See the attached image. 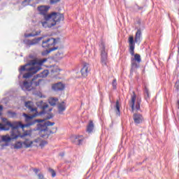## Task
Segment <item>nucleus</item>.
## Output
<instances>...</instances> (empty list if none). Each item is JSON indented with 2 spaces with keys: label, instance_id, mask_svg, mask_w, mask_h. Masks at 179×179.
I'll list each match as a JSON object with an SVG mask.
<instances>
[{
  "label": "nucleus",
  "instance_id": "f257e3e1",
  "mask_svg": "<svg viewBox=\"0 0 179 179\" xmlns=\"http://www.w3.org/2000/svg\"><path fill=\"white\" fill-rule=\"evenodd\" d=\"M44 62H47V58H44L40 60L34 59L29 61L26 64L21 66L19 71L20 73L22 74V72H24V71H28L27 73H24L22 76L24 79H29V78H31L33 75L37 73L40 69H41V66Z\"/></svg>",
  "mask_w": 179,
  "mask_h": 179
},
{
  "label": "nucleus",
  "instance_id": "f03ea898",
  "mask_svg": "<svg viewBox=\"0 0 179 179\" xmlns=\"http://www.w3.org/2000/svg\"><path fill=\"white\" fill-rule=\"evenodd\" d=\"M3 128H8L9 131L11 128L10 135L6 134L5 136H1V141L2 142H10V141H13L14 139H17L19 136H16V133L15 132V129H19L21 128L22 131H24V128H27V127H24L26 124H22V122H13L7 121L5 124H2Z\"/></svg>",
  "mask_w": 179,
  "mask_h": 179
},
{
  "label": "nucleus",
  "instance_id": "7ed1b4c3",
  "mask_svg": "<svg viewBox=\"0 0 179 179\" xmlns=\"http://www.w3.org/2000/svg\"><path fill=\"white\" fill-rule=\"evenodd\" d=\"M36 124V126L34 128V131H38L39 134H43V132H47L48 131V127L55 125V122H50V120L36 119L28 124H25L24 127L29 128V127H34Z\"/></svg>",
  "mask_w": 179,
  "mask_h": 179
},
{
  "label": "nucleus",
  "instance_id": "20e7f679",
  "mask_svg": "<svg viewBox=\"0 0 179 179\" xmlns=\"http://www.w3.org/2000/svg\"><path fill=\"white\" fill-rule=\"evenodd\" d=\"M129 53L132 57H134L131 58V72H132L136 68H139V65H138V64H141V62H142V59H141V55L135 54V41H134V36L129 37ZM136 62H138V64Z\"/></svg>",
  "mask_w": 179,
  "mask_h": 179
},
{
  "label": "nucleus",
  "instance_id": "39448f33",
  "mask_svg": "<svg viewBox=\"0 0 179 179\" xmlns=\"http://www.w3.org/2000/svg\"><path fill=\"white\" fill-rule=\"evenodd\" d=\"M35 113L33 115H29L27 113H22V117H24V122H26L25 124H29V122H32V121H34L36 119V117H38L40 115H43L44 114H48V113L47 112V110H45V109H42V110L41 112L37 111V108L36 110H34Z\"/></svg>",
  "mask_w": 179,
  "mask_h": 179
},
{
  "label": "nucleus",
  "instance_id": "423d86ee",
  "mask_svg": "<svg viewBox=\"0 0 179 179\" xmlns=\"http://www.w3.org/2000/svg\"><path fill=\"white\" fill-rule=\"evenodd\" d=\"M64 14L57 12H52L49 15L46 16V20H52V23H59L64 20Z\"/></svg>",
  "mask_w": 179,
  "mask_h": 179
},
{
  "label": "nucleus",
  "instance_id": "0eeeda50",
  "mask_svg": "<svg viewBox=\"0 0 179 179\" xmlns=\"http://www.w3.org/2000/svg\"><path fill=\"white\" fill-rule=\"evenodd\" d=\"M100 51H101V62L102 65L105 66H107V61L108 59V54L106 51V45L104 43L101 42L99 45Z\"/></svg>",
  "mask_w": 179,
  "mask_h": 179
},
{
  "label": "nucleus",
  "instance_id": "6e6552de",
  "mask_svg": "<svg viewBox=\"0 0 179 179\" xmlns=\"http://www.w3.org/2000/svg\"><path fill=\"white\" fill-rule=\"evenodd\" d=\"M43 38H44V37L41 36L38 38H35L32 40L24 39L23 43L25 45L26 48H30L31 45H37V44H38V43H40Z\"/></svg>",
  "mask_w": 179,
  "mask_h": 179
},
{
  "label": "nucleus",
  "instance_id": "1a4fd4ad",
  "mask_svg": "<svg viewBox=\"0 0 179 179\" xmlns=\"http://www.w3.org/2000/svg\"><path fill=\"white\" fill-rule=\"evenodd\" d=\"M57 43V39L52 37L48 38L42 41V47L43 48H50L52 45H55Z\"/></svg>",
  "mask_w": 179,
  "mask_h": 179
},
{
  "label": "nucleus",
  "instance_id": "9d476101",
  "mask_svg": "<svg viewBox=\"0 0 179 179\" xmlns=\"http://www.w3.org/2000/svg\"><path fill=\"white\" fill-rule=\"evenodd\" d=\"M50 8V7L49 6H41L38 7V10L40 15H43L44 20H47V16L50 15V14H47Z\"/></svg>",
  "mask_w": 179,
  "mask_h": 179
},
{
  "label": "nucleus",
  "instance_id": "9b49d317",
  "mask_svg": "<svg viewBox=\"0 0 179 179\" xmlns=\"http://www.w3.org/2000/svg\"><path fill=\"white\" fill-rule=\"evenodd\" d=\"M20 87L22 90H24V92H31V90H33V87L31 86V83L30 81L25 80L23 82L22 84H20Z\"/></svg>",
  "mask_w": 179,
  "mask_h": 179
},
{
  "label": "nucleus",
  "instance_id": "f8f14e48",
  "mask_svg": "<svg viewBox=\"0 0 179 179\" xmlns=\"http://www.w3.org/2000/svg\"><path fill=\"white\" fill-rule=\"evenodd\" d=\"M133 120L136 125H139L143 122V116L141 113H134L133 115Z\"/></svg>",
  "mask_w": 179,
  "mask_h": 179
},
{
  "label": "nucleus",
  "instance_id": "ddd939ff",
  "mask_svg": "<svg viewBox=\"0 0 179 179\" xmlns=\"http://www.w3.org/2000/svg\"><path fill=\"white\" fill-rule=\"evenodd\" d=\"M38 78V77H37V76H34L33 77V78L31 79V80L30 81L32 88L37 87V86H40V83H41V82H43V79H38L37 80Z\"/></svg>",
  "mask_w": 179,
  "mask_h": 179
},
{
  "label": "nucleus",
  "instance_id": "4468645a",
  "mask_svg": "<svg viewBox=\"0 0 179 179\" xmlns=\"http://www.w3.org/2000/svg\"><path fill=\"white\" fill-rule=\"evenodd\" d=\"M41 24L44 29H51L53 26H55V22H51V20H45L41 22Z\"/></svg>",
  "mask_w": 179,
  "mask_h": 179
},
{
  "label": "nucleus",
  "instance_id": "2eb2a0df",
  "mask_svg": "<svg viewBox=\"0 0 179 179\" xmlns=\"http://www.w3.org/2000/svg\"><path fill=\"white\" fill-rule=\"evenodd\" d=\"M37 130H34V129H30V130H27L25 131L22 134H16L15 136H18V138H21L23 139V138L26 136H31V132H36Z\"/></svg>",
  "mask_w": 179,
  "mask_h": 179
},
{
  "label": "nucleus",
  "instance_id": "dca6fc26",
  "mask_svg": "<svg viewBox=\"0 0 179 179\" xmlns=\"http://www.w3.org/2000/svg\"><path fill=\"white\" fill-rule=\"evenodd\" d=\"M52 88L55 92H61L65 89V85L62 83H57L52 85Z\"/></svg>",
  "mask_w": 179,
  "mask_h": 179
},
{
  "label": "nucleus",
  "instance_id": "f3484780",
  "mask_svg": "<svg viewBox=\"0 0 179 179\" xmlns=\"http://www.w3.org/2000/svg\"><path fill=\"white\" fill-rule=\"evenodd\" d=\"M89 64H85L80 70L83 78H86L89 73Z\"/></svg>",
  "mask_w": 179,
  "mask_h": 179
},
{
  "label": "nucleus",
  "instance_id": "a211bd4d",
  "mask_svg": "<svg viewBox=\"0 0 179 179\" xmlns=\"http://www.w3.org/2000/svg\"><path fill=\"white\" fill-rule=\"evenodd\" d=\"M141 38H142V31L141 30V29H138L134 40V44L135 43H141Z\"/></svg>",
  "mask_w": 179,
  "mask_h": 179
},
{
  "label": "nucleus",
  "instance_id": "6ab92c4d",
  "mask_svg": "<svg viewBox=\"0 0 179 179\" xmlns=\"http://www.w3.org/2000/svg\"><path fill=\"white\" fill-rule=\"evenodd\" d=\"M36 106L38 108H41V110H45V108H48V104L43 101H38L36 103Z\"/></svg>",
  "mask_w": 179,
  "mask_h": 179
},
{
  "label": "nucleus",
  "instance_id": "aec40b11",
  "mask_svg": "<svg viewBox=\"0 0 179 179\" xmlns=\"http://www.w3.org/2000/svg\"><path fill=\"white\" fill-rule=\"evenodd\" d=\"M24 106L28 108L31 111V113H34V111H37V108H34L31 105V101H26L24 103Z\"/></svg>",
  "mask_w": 179,
  "mask_h": 179
},
{
  "label": "nucleus",
  "instance_id": "412c9836",
  "mask_svg": "<svg viewBox=\"0 0 179 179\" xmlns=\"http://www.w3.org/2000/svg\"><path fill=\"white\" fill-rule=\"evenodd\" d=\"M41 34V31H36V32H31L29 34H24L25 38H28L29 37H36L37 36H40Z\"/></svg>",
  "mask_w": 179,
  "mask_h": 179
},
{
  "label": "nucleus",
  "instance_id": "4be33fe9",
  "mask_svg": "<svg viewBox=\"0 0 179 179\" xmlns=\"http://www.w3.org/2000/svg\"><path fill=\"white\" fill-rule=\"evenodd\" d=\"M93 129H94V124L93 123V121H90L87 126V132H88V134H92V132H93Z\"/></svg>",
  "mask_w": 179,
  "mask_h": 179
},
{
  "label": "nucleus",
  "instance_id": "5701e85b",
  "mask_svg": "<svg viewBox=\"0 0 179 179\" xmlns=\"http://www.w3.org/2000/svg\"><path fill=\"white\" fill-rule=\"evenodd\" d=\"M83 136H76L75 138L74 143L76 145H78L79 146L80 145H83V138H82Z\"/></svg>",
  "mask_w": 179,
  "mask_h": 179
},
{
  "label": "nucleus",
  "instance_id": "b1692460",
  "mask_svg": "<svg viewBox=\"0 0 179 179\" xmlns=\"http://www.w3.org/2000/svg\"><path fill=\"white\" fill-rule=\"evenodd\" d=\"M144 98L146 101H149L150 100V94H149V89L145 87L144 88Z\"/></svg>",
  "mask_w": 179,
  "mask_h": 179
},
{
  "label": "nucleus",
  "instance_id": "393cba45",
  "mask_svg": "<svg viewBox=\"0 0 179 179\" xmlns=\"http://www.w3.org/2000/svg\"><path fill=\"white\" fill-rule=\"evenodd\" d=\"M135 101H136V94L134 92L133 94L131 95V110H134L135 109Z\"/></svg>",
  "mask_w": 179,
  "mask_h": 179
},
{
  "label": "nucleus",
  "instance_id": "a878e982",
  "mask_svg": "<svg viewBox=\"0 0 179 179\" xmlns=\"http://www.w3.org/2000/svg\"><path fill=\"white\" fill-rule=\"evenodd\" d=\"M48 73H50L48 70H44L43 71L36 74V76L38 78H47L48 76Z\"/></svg>",
  "mask_w": 179,
  "mask_h": 179
},
{
  "label": "nucleus",
  "instance_id": "bb28decb",
  "mask_svg": "<svg viewBox=\"0 0 179 179\" xmlns=\"http://www.w3.org/2000/svg\"><path fill=\"white\" fill-rule=\"evenodd\" d=\"M64 103L65 102L62 101V103L58 106L59 114H61L62 113H63V111H65V110H66L65 105H64Z\"/></svg>",
  "mask_w": 179,
  "mask_h": 179
},
{
  "label": "nucleus",
  "instance_id": "cd10ccee",
  "mask_svg": "<svg viewBox=\"0 0 179 179\" xmlns=\"http://www.w3.org/2000/svg\"><path fill=\"white\" fill-rule=\"evenodd\" d=\"M57 101H58V99L57 98H50L48 99L49 104L52 107H54V106H57Z\"/></svg>",
  "mask_w": 179,
  "mask_h": 179
},
{
  "label": "nucleus",
  "instance_id": "c85d7f7f",
  "mask_svg": "<svg viewBox=\"0 0 179 179\" xmlns=\"http://www.w3.org/2000/svg\"><path fill=\"white\" fill-rule=\"evenodd\" d=\"M115 108L117 110V112H116L117 115H120L121 113L120 110V101H116Z\"/></svg>",
  "mask_w": 179,
  "mask_h": 179
},
{
  "label": "nucleus",
  "instance_id": "c756f323",
  "mask_svg": "<svg viewBox=\"0 0 179 179\" xmlns=\"http://www.w3.org/2000/svg\"><path fill=\"white\" fill-rule=\"evenodd\" d=\"M22 146H23V143L18 141L14 145V149H22Z\"/></svg>",
  "mask_w": 179,
  "mask_h": 179
},
{
  "label": "nucleus",
  "instance_id": "7c9ffc66",
  "mask_svg": "<svg viewBox=\"0 0 179 179\" xmlns=\"http://www.w3.org/2000/svg\"><path fill=\"white\" fill-rule=\"evenodd\" d=\"M23 145H25V148L27 149L29 148H31V145H33V141H30L29 143H27V139L23 142Z\"/></svg>",
  "mask_w": 179,
  "mask_h": 179
},
{
  "label": "nucleus",
  "instance_id": "2f4dec72",
  "mask_svg": "<svg viewBox=\"0 0 179 179\" xmlns=\"http://www.w3.org/2000/svg\"><path fill=\"white\" fill-rule=\"evenodd\" d=\"M48 115L45 118H43L42 120H45V121H48V120H51V119L54 118V113H48Z\"/></svg>",
  "mask_w": 179,
  "mask_h": 179
},
{
  "label": "nucleus",
  "instance_id": "473e14b6",
  "mask_svg": "<svg viewBox=\"0 0 179 179\" xmlns=\"http://www.w3.org/2000/svg\"><path fill=\"white\" fill-rule=\"evenodd\" d=\"M7 113L8 115H10L11 118H15V117L17 115L16 112H13L12 110H8Z\"/></svg>",
  "mask_w": 179,
  "mask_h": 179
},
{
  "label": "nucleus",
  "instance_id": "72a5a7b5",
  "mask_svg": "<svg viewBox=\"0 0 179 179\" xmlns=\"http://www.w3.org/2000/svg\"><path fill=\"white\" fill-rule=\"evenodd\" d=\"M48 171H49V173H51V176L52 178H54L57 176V173L55 172V171H54V169L49 168Z\"/></svg>",
  "mask_w": 179,
  "mask_h": 179
},
{
  "label": "nucleus",
  "instance_id": "f704fd0d",
  "mask_svg": "<svg viewBox=\"0 0 179 179\" xmlns=\"http://www.w3.org/2000/svg\"><path fill=\"white\" fill-rule=\"evenodd\" d=\"M136 110H141V100L138 99L135 106Z\"/></svg>",
  "mask_w": 179,
  "mask_h": 179
},
{
  "label": "nucleus",
  "instance_id": "c9c22d12",
  "mask_svg": "<svg viewBox=\"0 0 179 179\" xmlns=\"http://www.w3.org/2000/svg\"><path fill=\"white\" fill-rule=\"evenodd\" d=\"M48 142H47V141L45 140H43L41 141L39 146H41V148H44V146H45V145H48Z\"/></svg>",
  "mask_w": 179,
  "mask_h": 179
},
{
  "label": "nucleus",
  "instance_id": "e433bc0d",
  "mask_svg": "<svg viewBox=\"0 0 179 179\" xmlns=\"http://www.w3.org/2000/svg\"><path fill=\"white\" fill-rule=\"evenodd\" d=\"M50 134H54V132H53L52 130H50V131H49V134H48V135H47V134H41V135H40V137H41V138H45V136H46V138H48V136H50Z\"/></svg>",
  "mask_w": 179,
  "mask_h": 179
},
{
  "label": "nucleus",
  "instance_id": "4c0bfd02",
  "mask_svg": "<svg viewBox=\"0 0 179 179\" xmlns=\"http://www.w3.org/2000/svg\"><path fill=\"white\" fill-rule=\"evenodd\" d=\"M112 85H113L114 90H117V80L116 79H114L113 80Z\"/></svg>",
  "mask_w": 179,
  "mask_h": 179
},
{
  "label": "nucleus",
  "instance_id": "58836bf2",
  "mask_svg": "<svg viewBox=\"0 0 179 179\" xmlns=\"http://www.w3.org/2000/svg\"><path fill=\"white\" fill-rule=\"evenodd\" d=\"M50 50H45L44 51L42 52L41 55H43V57H45V55H48V54H50Z\"/></svg>",
  "mask_w": 179,
  "mask_h": 179
},
{
  "label": "nucleus",
  "instance_id": "ea45409f",
  "mask_svg": "<svg viewBox=\"0 0 179 179\" xmlns=\"http://www.w3.org/2000/svg\"><path fill=\"white\" fill-rule=\"evenodd\" d=\"M8 128L3 127V124H2V123H0V132L1 131H8Z\"/></svg>",
  "mask_w": 179,
  "mask_h": 179
},
{
  "label": "nucleus",
  "instance_id": "a19ab883",
  "mask_svg": "<svg viewBox=\"0 0 179 179\" xmlns=\"http://www.w3.org/2000/svg\"><path fill=\"white\" fill-rule=\"evenodd\" d=\"M61 0H50V4L51 5H55V3H58Z\"/></svg>",
  "mask_w": 179,
  "mask_h": 179
},
{
  "label": "nucleus",
  "instance_id": "79ce46f5",
  "mask_svg": "<svg viewBox=\"0 0 179 179\" xmlns=\"http://www.w3.org/2000/svg\"><path fill=\"white\" fill-rule=\"evenodd\" d=\"M55 50H58V47H53V48H51L50 49H49V51L50 52H52V51H55Z\"/></svg>",
  "mask_w": 179,
  "mask_h": 179
},
{
  "label": "nucleus",
  "instance_id": "37998d69",
  "mask_svg": "<svg viewBox=\"0 0 179 179\" xmlns=\"http://www.w3.org/2000/svg\"><path fill=\"white\" fill-rule=\"evenodd\" d=\"M55 50H58V47H53V48H51L50 49H49V51L50 52H52V51H55Z\"/></svg>",
  "mask_w": 179,
  "mask_h": 179
},
{
  "label": "nucleus",
  "instance_id": "c03bdc74",
  "mask_svg": "<svg viewBox=\"0 0 179 179\" xmlns=\"http://www.w3.org/2000/svg\"><path fill=\"white\" fill-rule=\"evenodd\" d=\"M178 81H176V90L178 91V92H179V84H178Z\"/></svg>",
  "mask_w": 179,
  "mask_h": 179
},
{
  "label": "nucleus",
  "instance_id": "a18cd8bd",
  "mask_svg": "<svg viewBox=\"0 0 179 179\" xmlns=\"http://www.w3.org/2000/svg\"><path fill=\"white\" fill-rule=\"evenodd\" d=\"M38 179H45L44 178V176H43V174L41 173H38Z\"/></svg>",
  "mask_w": 179,
  "mask_h": 179
},
{
  "label": "nucleus",
  "instance_id": "49530a36",
  "mask_svg": "<svg viewBox=\"0 0 179 179\" xmlns=\"http://www.w3.org/2000/svg\"><path fill=\"white\" fill-rule=\"evenodd\" d=\"M2 121H3V123H1V124H6V122H8V120L6 118H3Z\"/></svg>",
  "mask_w": 179,
  "mask_h": 179
},
{
  "label": "nucleus",
  "instance_id": "de8ad7c7",
  "mask_svg": "<svg viewBox=\"0 0 179 179\" xmlns=\"http://www.w3.org/2000/svg\"><path fill=\"white\" fill-rule=\"evenodd\" d=\"M32 0H24L23 1V3H26V2H27L28 3H30V2H31Z\"/></svg>",
  "mask_w": 179,
  "mask_h": 179
},
{
  "label": "nucleus",
  "instance_id": "09e8293b",
  "mask_svg": "<svg viewBox=\"0 0 179 179\" xmlns=\"http://www.w3.org/2000/svg\"><path fill=\"white\" fill-rule=\"evenodd\" d=\"M39 170L38 169H34V172L35 173V174H37V173H38Z\"/></svg>",
  "mask_w": 179,
  "mask_h": 179
},
{
  "label": "nucleus",
  "instance_id": "8fccbe9b",
  "mask_svg": "<svg viewBox=\"0 0 179 179\" xmlns=\"http://www.w3.org/2000/svg\"><path fill=\"white\" fill-rule=\"evenodd\" d=\"M137 8L138 9V10H141V9H143V7H141L139 6H136Z\"/></svg>",
  "mask_w": 179,
  "mask_h": 179
},
{
  "label": "nucleus",
  "instance_id": "3c124183",
  "mask_svg": "<svg viewBox=\"0 0 179 179\" xmlns=\"http://www.w3.org/2000/svg\"><path fill=\"white\" fill-rule=\"evenodd\" d=\"M59 156H61L62 157H64V156H65V153H64V152H60V153H59Z\"/></svg>",
  "mask_w": 179,
  "mask_h": 179
},
{
  "label": "nucleus",
  "instance_id": "603ef678",
  "mask_svg": "<svg viewBox=\"0 0 179 179\" xmlns=\"http://www.w3.org/2000/svg\"><path fill=\"white\" fill-rule=\"evenodd\" d=\"M51 111H52V108H49L48 110L47 111V113H49V114H50V113H51Z\"/></svg>",
  "mask_w": 179,
  "mask_h": 179
},
{
  "label": "nucleus",
  "instance_id": "864d4df0",
  "mask_svg": "<svg viewBox=\"0 0 179 179\" xmlns=\"http://www.w3.org/2000/svg\"><path fill=\"white\" fill-rule=\"evenodd\" d=\"M2 110H3V106H2V105H0V111H2Z\"/></svg>",
  "mask_w": 179,
  "mask_h": 179
},
{
  "label": "nucleus",
  "instance_id": "5fc2aeb1",
  "mask_svg": "<svg viewBox=\"0 0 179 179\" xmlns=\"http://www.w3.org/2000/svg\"><path fill=\"white\" fill-rule=\"evenodd\" d=\"M178 52L179 54V42H178Z\"/></svg>",
  "mask_w": 179,
  "mask_h": 179
},
{
  "label": "nucleus",
  "instance_id": "6e6d98bb",
  "mask_svg": "<svg viewBox=\"0 0 179 179\" xmlns=\"http://www.w3.org/2000/svg\"><path fill=\"white\" fill-rule=\"evenodd\" d=\"M177 103H178V110H179V100H178V101H177Z\"/></svg>",
  "mask_w": 179,
  "mask_h": 179
},
{
  "label": "nucleus",
  "instance_id": "4d7b16f0",
  "mask_svg": "<svg viewBox=\"0 0 179 179\" xmlns=\"http://www.w3.org/2000/svg\"><path fill=\"white\" fill-rule=\"evenodd\" d=\"M2 110H0V115H2Z\"/></svg>",
  "mask_w": 179,
  "mask_h": 179
},
{
  "label": "nucleus",
  "instance_id": "13d9d810",
  "mask_svg": "<svg viewBox=\"0 0 179 179\" xmlns=\"http://www.w3.org/2000/svg\"><path fill=\"white\" fill-rule=\"evenodd\" d=\"M38 1H42V0H38Z\"/></svg>",
  "mask_w": 179,
  "mask_h": 179
}]
</instances>
